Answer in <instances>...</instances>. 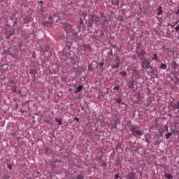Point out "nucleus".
<instances>
[{
    "instance_id": "423d86ee",
    "label": "nucleus",
    "mask_w": 179,
    "mask_h": 179,
    "mask_svg": "<svg viewBox=\"0 0 179 179\" xmlns=\"http://www.w3.org/2000/svg\"><path fill=\"white\" fill-rule=\"evenodd\" d=\"M37 12L38 13H41L43 17H47V12H45V10H44V7H43V5L38 4L37 7Z\"/></svg>"
},
{
    "instance_id": "6e6552de",
    "label": "nucleus",
    "mask_w": 179,
    "mask_h": 179,
    "mask_svg": "<svg viewBox=\"0 0 179 179\" xmlns=\"http://www.w3.org/2000/svg\"><path fill=\"white\" fill-rule=\"evenodd\" d=\"M131 71L132 76H134L135 79H139V70H138V67L134 66Z\"/></svg>"
},
{
    "instance_id": "412c9836",
    "label": "nucleus",
    "mask_w": 179,
    "mask_h": 179,
    "mask_svg": "<svg viewBox=\"0 0 179 179\" xmlns=\"http://www.w3.org/2000/svg\"><path fill=\"white\" fill-rule=\"evenodd\" d=\"M80 57L76 56V57H71V64H73V65H76V64H78V65H79V61L78 59Z\"/></svg>"
},
{
    "instance_id": "69168bd1",
    "label": "nucleus",
    "mask_w": 179,
    "mask_h": 179,
    "mask_svg": "<svg viewBox=\"0 0 179 179\" xmlns=\"http://www.w3.org/2000/svg\"><path fill=\"white\" fill-rule=\"evenodd\" d=\"M31 79H32V82H36V78L37 77H36V74H31Z\"/></svg>"
},
{
    "instance_id": "72a5a7b5",
    "label": "nucleus",
    "mask_w": 179,
    "mask_h": 179,
    "mask_svg": "<svg viewBox=\"0 0 179 179\" xmlns=\"http://www.w3.org/2000/svg\"><path fill=\"white\" fill-rule=\"evenodd\" d=\"M119 75L122 78H128V73L127 71H120Z\"/></svg>"
},
{
    "instance_id": "4468645a",
    "label": "nucleus",
    "mask_w": 179,
    "mask_h": 179,
    "mask_svg": "<svg viewBox=\"0 0 179 179\" xmlns=\"http://www.w3.org/2000/svg\"><path fill=\"white\" fill-rule=\"evenodd\" d=\"M43 50V52L47 53L45 55H52V52H51V48H50V46L48 45H45L43 48H41Z\"/></svg>"
},
{
    "instance_id": "37998d69",
    "label": "nucleus",
    "mask_w": 179,
    "mask_h": 179,
    "mask_svg": "<svg viewBox=\"0 0 179 179\" xmlns=\"http://www.w3.org/2000/svg\"><path fill=\"white\" fill-rule=\"evenodd\" d=\"M113 92H112V93H118V90H120V85L113 87Z\"/></svg>"
},
{
    "instance_id": "9d476101",
    "label": "nucleus",
    "mask_w": 179,
    "mask_h": 179,
    "mask_svg": "<svg viewBox=\"0 0 179 179\" xmlns=\"http://www.w3.org/2000/svg\"><path fill=\"white\" fill-rule=\"evenodd\" d=\"M62 24H63L62 27L65 31L68 32L72 30V24H69V22H62Z\"/></svg>"
},
{
    "instance_id": "bb28decb",
    "label": "nucleus",
    "mask_w": 179,
    "mask_h": 179,
    "mask_svg": "<svg viewBox=\"0 0 179 179\" xmlns=\"http://www.w3.org/2000/svg\"><path fill=\"white\" fill-rule=\"evenodd\" d=\"M52 24H53L52 22H50V21L42 22V26H44V27H51Z\"/></svg>"
},
{
    "instance_id": "603ef678",
    "label": "nucleus",
    "mask_w": 179,
    "mask_h": 179,
    "mask_svg": "<svg viewBox=\"0 0 179 179\" xmlns=\"http://www.w3.org/2000/svg\"><path fill=\"white\" fill-rule=\"evenodd\" d=\"M152 66H150V61H149V59H147L146 61V69H149L151 68Z\"/></svg>"
},
{
    "instance_id": "774afa93",
    "label": "nucleus",
    "mask_w": 179,
    "mask_h": 179,
    "mask_svg": "<svg viewBox=\"0 0 179 179\" xmlns=\"http://www.w3.org/2000/svg\"><path fill=\"white\" fill-rule=\"evenodd\" d=\"M115 179H122V178L120 176V173H117L115 175Z\"/></svg>"
},
{
    "instance_id": "f257e3e1",
    "label": "nucleus",
    "mask_w": 179,
    "mask_h": 179,
    "mask_svg": "<svg viewBox=\"0 0 179 179\" xmlns=\"http://www.w3.org/2000/svg\"><path fill=\"white\" fill-rule=\"evenodd\" d=\"M130 131L134 136H142L143 135V131L141 130V127L138 125L131 124Z\"/></svg>"
},
{
    "instance_id": "1a4fd4ad",
    "label": "nucleus",
    "mask_w": 179,
    "mask_h": 179,
    "mask_svg": "<svg viewBox=\"0 0 179 179\" xmlns=\"http://www.w3.org/2000/svg\"><path fill=\"white\" fill-rule=\"evenodd\" d=\"M4 34L6 36L5 38L6 40H9V38H10V37H12V36L15 34V30L13 29L6 30L4 31Z\"/></svg>"
},
{
    "instance_id": "49530a36",
    "label": "nucleus",
    "mask_w": 179,
    "mask_h": 179,
    "mask_svg": "<svg viewBox=\"0 0 179 179\" xmlns=\"http://www.w3.org/2000/svg\"><path fill=\"white\" fill-rule=\"evenodd\" d=\"M172 134H173V135L179 136V130H176V129H171Z\"/></svg>"
},
{
    "instance_id": "f8f14e48",
    "label": "nucleus",
    "mask_w": 179,
    "mask_h": 179,
    "mask_svg": "<svg viewBox=\"0 0 179 179\" xmlns=\"http://www.w3.org/2000/svg\"><path fill=\"white\" fill-rule=\"evenodd\" d=\"M145 55H146V51L143 49H141L140 53H137V57L138 58H140L141 61H145V59H146Z\"/></svg>"
},
{
    "instance_id": "a18cd8bd",
    "label": "nucleus",
    "mask_w": 179,
    "mask_h": 179,
    "mask_svg": "<svg viewBox=\"0 0 179 179\" xmlns=\"http://www.w3.org/2000/svg\"><path fill=\"white\" fill-rule=\"evenodd\" d=\"M127 86H128V89H131L132 90L133 89H134V86H135V85L132 84V83L129 82L127 84Z\"/></svg>"
},
{
    "instance_id": "864d4df0",
    "label": "nucleus",
    "mask_w": 179,
    "mask_h": 179,
    "mask_svg": "<svg viewBox=\"0 0 179 179\" xmlns=\"http://www.w3.org/2000/svg\"><path fill=\"white\" fill-rule=\"evenodd\" d=\"M159 61V57H157V54L155 53L153 54V57H152V61Z\"/></svg>"
},
{
    "instance_id": "ddd939ff",
    "label": "nucleus",
    "mask_w": 179,
    "mask_h": 179,
    "mask_svg": "<svg viewBox=\"0 0 179 179\" xmlns=\"http://www.w3.org/2000/svg\"><path fill=\"white\" fill-rule=\"evenodd\" d=\"M179 81L178 77L175 76V79L173 80V78H171V80L169 83V85L171 86V89H174V87H176V86L177 85V82Z\"/></svg>"
},
{
    "instance_id": "052dcab7",
    "label": "nucleus",
    "mask_w": 179,
    "mask_h": 179,
    "mask_svg": "<svg viewBox=\"0 0 179 179\" xmlns=\"http://www.w3.org/2000/svg\"><path fill=\"white\" fill-rule=\"evenodd\" d=\"M117 20H120V22H125V20L124 19L122 15H118Z\"/></svg>"
},
{
    "instance_id": "9b49d317",
    "label": "nucleus",
    "mask_w": 179,
    "mask_h": 179,
    "mask_svg": "<svg viewBox=\"0 0 179 179\" xmlns=\"http://www.w3.org/2000/svg\"><path fill=\"white\" fill-rule=\"evenodd\" d=\"M170 106L172 107L173 110H178L179 109V100L174 103V98H172V101H170Z\"/></svg>"
},
{
    "instance_id": "338daca9",
    "label": "nucleus",
    "mask_w": 179,
    "mask_h": 179,
    "mask_svg": "<svg viewBox=\"0 0 179 179\" xmlns=\"http://www.w3.org/2000/svg\"><path fill=\"white\" fill-rule=\"evenodd\" d=\"M30 36H31V34H25L23 36V37H24L25 40H29V37H30Z\"/></svg>"
},
{
    "instance_id": "680f3d73",
    "label": "nucleus",
    "mask_w": 179,
    "mask_h": 179,
    "mask_svg": "<svg viewBox=\"0 0 179 179\" xmlns=\"http://www.w3.org/2000/svg\"><path fill=\"white\" fill-rule=\"evenodd\" d=\"M162 48L164 51H167L168 52H170V51H171V49H170V48H166L165 45L162 46Z\"/></svg>"
},
{
    "instance_id": "3c124183",
    "label": "nucleus",
    "mask_w": 179,
    "mask_h": 179,
    "mask_svg": "<svg viewBox=\"0 0 179 179\" xmlns=\"http://www.w3.org/2000/svg\"><path fill=\"white\" fill-rule=\"evenodd\" d=\"M45 149V155H48L50 152H51V150L48 147H44Z\"/></svg>"
},
{
    "instance_id": "f03ea898",
    "label": "nucleus",
    "mask_w": 179,
    "mask_h": 179,
    "mask_svg": "<svg viewBox=\"0 0 179 179\" xmlns=\"http://www.w3.org/2000/svg\"><path fill=\"white\" fill-rule=\"evenodd\" d=\"M103 54H107L108 61L113 62L111 57H113V53L111 48H106L105 50H102V55Z\"/></svg>"
},
{
    "instance_id": "dca6fc26",
    "label": "nucleus",
    "mask_w": 179,
    "mask_h": 179,
    "mask_svg": "<svg viewBox=\"0 0 179 179\" xmlns=\"http://www.w3.org/2000/svg\"><path fill=\"white\" fill-rule=\"evenodd\" d=\"M91 38L92 41H94L96 43V44L99 43V42L100 43V41L101 40L100 36L96 34L91 36Z\"/></svg>"
},
{
    "instance_id": "79ce46f5",
    "label": "nucleus",
    "mask_w": 179,
    "mask_h": 179,
    "mask_svg": "<svg viewBox=\"0 0 179 179\" xmlns=\"http://www.w3.org/2000/svg\"><path fill=\"white\" fill-rule=\"evenodd\" d=\"M146 61H147V59H145L141 62V68H143V69H145V68L146 69Z\"/></svg>"
},
{
    "instance_id": "58836bf2",
    "label": "nucleus",
    "mask_w": 179,
    "mask_h": 179,
    "mask_svg": "<svg viewBox=\"0 0 179 179\" xmlns=\"http://www.w3.org/2000/svg\"><path fill=\"white\" fill-rule=\"evenodd\" d=\"M3 52L6 54V55H10V57L13 56L12 52H10V50H9V48L8 50H3Z\"/></svg>"
},
{
    "instance_id": "20e7f679",
    "label": "nucleus",
    "mask_w": 179,
    "mask_h": 179,
    "mask_svg": "<svg viewBox=\"0 0 179 179\" xmlns=\"http://www.w3.org/2000/svg\"><path fill=\"white\" fill-rule=\"evenodd\" d=\"M96 68H99V63L97 62L93 61L90 65H88V71H90V72L94 73Z\"/></svg>"
},
{
    "instance_id": "a19ab883",
    "label": "nucleus",
    "mask_w": 179,
    "mask_h": 179,
    "mask_svg": "<svg viewBox=\"0 0 179 179\" xmlns=\"http://www.w3.org/2000/svg\"><path fill=\"white\" fill-rule=\"evenodd\" d=\"M166 139H170L171 136H173V132H167L166 134H165Z\"/></svg>"
},
{
    "instance_id": "2eb2a0df",
    "label": "nucleus",
    "mask_w": 179,
    "mask_h": 179,
    "mask_svg": "<svg viewBox=\"0 0 179 179\" xmlns=\"http://www.w3.org/2000/svg\"><path fill=\"white\" fill-rule=\"evenodd\" d=\"M115 150L117 153H122V152H124V149L122 148V143L118 142L116 145Z\"/></svg>"
},
{
    "instance_id": "39448f33",
    "label": "nucleus",
    "mask_w": 179,
    "mask_h": 179,
    "mask_svg": "<svg viewBox=\"0 0 179 179\" xmlns=\"http://www.w3.org/2000/svg\"><path fill=\"white\" fill-rule=\"evenodd\" d=\"M149 71L148 73H150L151 75H152V76H155V78H159V69H157V67H153V66H150L149 68Z\"/></svg>"
},
{
    "instance_id": "09e8293b",
    "label": "nucleus",
    "mask_w": 179,
    "mask_h": 179,
    "mask_svg": "<svg viewBox=\"0 0 179 179\" xmlns=\"http://www.w3.org/2000/svg\"><path fill=\"white\" fill-rule=\"evenodd\" d=\"M83 48L85 50H92V46H90V45H89V44H84Z\"/></svg>"
},
{
    "instance_id": "bf43d9fd",
    "label": "nucleus",
    "mask_w": 179,
    "mask_h": 179,
    "mask_svg": "<svg viewBox=\"0 0 179 179\" xmlns=\"http://www.w3.org/2000/svg\"><path fill=\"white\" fill-rule=\"evenodd\" d=\"M142 37H146V36H149V32L148 31H144L141 32Z\"/></svg>"
},
{
    "instance_id": "8fccbe9b",
    "label": "nucleus",
    "mask_w": 179,
    "mask_h": 179,
    "mask_svg": "<svg viewBox=\"0 0 179 179\" xmlns=\"http://www.w3.org/2000/svg\"><path fill=\"white\" fill-rule=\"evenodd\" d=\"M99 160H101V162H102V166H103L104 169H106V167H107V164H106V162H104V160H103V158H102V157H99Z\"/></svg>"
},
{
    "instance_id": "4be33fe9",
    "label": "nucleus",
    "mask_w": 179,
    "mask_h": 179,
    "mask_svg": "<svg viewBox=\"0 0 179 179\" xmlns=\"http://www.w3.org/2000/svg\"><path fill=\"white\" fill-rule=\"evenodd\" d=\"M122 161L120 158H117L116 162H115V166L118 169H122Z\"/></svg>"
},
{
    "instance_id": "473e14b6",
    "label": "nucleus",
    "mask_w": 179,
    "mask_h": 179,
    "mask_svg": "<svg viewBox=\"0 0 179 179\" xmlns=\"http://www.w3.org/2000/svg\"><path fill=\"white\" fill-rule=\"evenodd\" d=\"M29 73H30V75H37V73H38L37 69L34 68V69H30Z\"/></svg>"
},
{
    "instance_id": "5fc2aeb1",
    "label": "nucleus",
    "mask_w": 179,
    "mask_h": 179,
    "mask_svg": "<svg viewBox=\"0 0 179 179\" xmlns=\"http://www.w3.org/2000/svg\"><path fill=\"white\" fill-rule=\"evenodd\" d=\"M65 50H71V43L69 42L66 43Z\"/></svg>"
},
{
    "instance_id": "7c9ffc66",
    "label": "nucleus",
    "mask_w": 179,
    "mask_h": 179,
    "mask_svg": "<svg viewBox=\"0 0 179 179\" xmlns=\"http://www.w3.org/2000/svg\"><path fill=\"white\" fill-rule=\"evenodd\" d=\"M50 57H51V55L45 56V58H44V59L43 61V65H45V64H47V62H49Z\"/></svg>"
},
{
    "instance_id": "c9c22d12",
    "label": "nucleus",
    "mask_w": 179,
    "mask_h": 179,
    "mask_svg": "<svg viewBox=\"0 0 179 179\" xmlns=\"http://www.w3.org/2000/svg\"><path fill=\"white\" fill-rule=\"evenodd\" d=\"M83 89V85H79L77 87V88L75 90V93H79V92H82V90Z\"/></svg>"
},
{
    "instance_id": "ea45409f",
    "label": "nucleus",
    "mask_w": 179,
    "mask_h": 179,
    "mask_svg": "<svg viewBox=\"0 0 179 179\" xmlns=\"http://www.w3.org/2000/svg\"><path fill=\"white\" fill-rule=\"evenodd\" d=\"M98 36H99V38H101V40H104V30H101L99 35Z\"/></svg>"
},
{
    "instance_id": "0e129e2a",
    "label": "nucleus",
    "mask_w": 179,
    "mask_h": 179,
    "mask_svg": "<svg viewBox=\"0 0 179 179\" xmlns=\"http://www.w3.org/2000/svg\"><path fill=\"white\" fill-rule=\"evenodd\" d=\"M2 178L3 179H9L10 178V176L8 175V174H4L2 177Z\"/></svg>"
},
{
    "instance_id": "2f4dec72",
    "label": "nucleus",
    "mask_w": 179,
    "mask_h": 179,
    "mask_svg": "<svg viewBox=\"0 0 179 179\" xmlns=\"http://www.w3.org/2000/svg\"><path fill=\"white\" fill-rule=\"evenodd\" d=\"M157 16H160V15H162L163 14V7H162V6H159L157 8Z\"/></svg>"
},
{
    "instance_id": "6e6d98bb",
    "label": "nucleus",
    "mask_w": 179,
    "mask_h": 179,
    "mask_svg": "<svg viewBox=\"0 0 179 179\" xmlns=\"http://www.w3.org/2000/svg\"><path fill=\"white\" fill-rule=\"evenodd\" d=\"M115 155H116V152H115V150H113V152L110 154V159L112 160H114L115 157Z\"/></svg>"
},
{
    "instance_id": "7ed1b4c3",
    "label": "nucleus",
    "mask_w": 179,
    "mask_h": 179,
    "mask_svg": "<svg viewBox=\"0 0 179 179\" xmlns=\"http://www.w3.org/2000/svg\"><path fill=\"white\" fill-rule=\"evenodd\" d=\"M120 65H121V60L118 56H116L113 62L111 64V68L112 69H118Z\"/></svg>"
},
{
    "instance_id": "aec40b11",
    "label": "nucleus",
    "mask_w": 179,
    "mask_h": 179,
    "mask_svg": "<svg viewBox=\"0 0 179 179\" xmlns=\"http://www.w3.org/2000/svg\"><path fill=\"white\" fill-rule=\"evenodd\" d=\"M77 27L79 31H80V29H82V27H85V23L83 22L82 17L80 18V22L77 24Z\"/></svg>"
},
{
    "instance_id": "c03bdc74",
    "label": "nucleus",
    "mask_w": 179,
    "mask_h": 179,
    "mask_svg": "<svg viewBox=\"0 0 179 179\" xmlns=\"http://www.w3.org/2000/svg\"><path fill=\"white\" fill-rule=\"evenodd\" d=\"M159 69H167V65H166L164 63H161Z\"/></svg>"
},
{
    "instance_id": "393cba45",
    "label": "nucleus",
    "mask_w": 179,
    "mask_h": 179,
    "mask_svg": "<svg viewBox=\"0 0 179 179\" xmlns=\"http://www.w3.org/2000/svg\"><path fill=\"white\" fill-rule=\"evenodd\" d=\"M23 20H24V23L25 24L30 23V22H31V16L27 15L24 17Z\"/></svg>"
},
{
    "instance_id": "a878e982",
    "label": "nucleus",
    "mask_w": 179,
    "mask_h": 179,
    "mask_svg": "<svg viewBox=\"0 0 179 179\" xmlns=\"http://www.w3.org/2000/svg\"><path fill=\"white\" fill-rule=\"evenodd\" d=\"M12 55H13V56H11L12 58H16V59L19 58V50L14 49L13 53H12Z\"/></svg>"
},
{
    "instance_id": "5701e85b",
    "label": "nucleus",
    "mask_w": 179,
    "mask_h": 179,
    "mask_svg": "<svg viewBox=\"0 0 179 179\" xmlns=\"http://www.w3.org/2000/svg\"><path fill=\"white\" fill-rule=\"evenodd\" d=\"M72 179H85V175L77 173L73 176Z\"/></svg>"
},
{
    "instance_id": "0eeeda50",
    "label": "nucleus",
    "mask_w": 179,
    "mask_h": 179,
    "mask_svg": "<svg viewBox=\"0 0 179 179\" xmlns=\"http://www.w3.org/2000/svg\"><path fill=\"white\" fill-rule=\"evenodd\" d=\"M131 100L133 103H135V104H139L141 103V94H134L133 97L131 98Z\"/></svg>"
},
{
    "instance_id": "c756f323",
    "label": "nucleus",
    "mask_w": 179,
    "mask_h": 179,
    "mask_svg": "<svg viewBox=\"0 0 179 179\" xmlns=\"http://www.w3.org/2000/svg\"><path fill=\"white\" fill-rule=\"evenodd\" d=\"M171 66H172L173 69H174V70L176 71V69H177V68H178L179 64H177V62L173 60V61L172 62Z\"/></svg>"
},
{
    "instance_id": "cd10ccee",
    "label": "nucleus",
    "mask_w": 179,
    "mask_h": 179,
    "mask_svg": "<svg viewBox=\"0 0 179 179\" xmlns=\"http://www.w3.org/2000/svg\"><path fill=\"white\" fill-rule=\"evenodd\" d=\"M92 19H94V22H99L100 20V17L96 14H91Z\"/></svg>"
},
{
    "instance_id": "c85d7f7f",
    "label": "nucleus",
    "mask_w": 179,
    "mask_h": 179,
    "mask_svg": "<svg viewBox=\"0 0 179 179\" xmlns=\"http://www.w3.org/2000/svg\"><path fill=\"white\" fill-rule=\"evenodd\" d=\"M85 23H86L87 27H89V29L93 28V22H92V21H90V20H87Z\"/></svg>"
},
{
    "instance_id": "6ab92c4d",
    "label": "nucleus",
    "mask_w": 179,
    "mask_h": 179,
    "mask_svg": "<svg viewBox=\"0 0 179 179\" xmlns=\"http://www.w3.org/2000/svg\"><path fill=\"white\" fill-rule=\"evenodd\" d=\"M114 100H115L116 103H117V104H122V106H125V108H127V107H128V105H127L125 103L122 102V99H121V96L118 97V98H115Z\"/></svg>"
},
{
    "instance_id": "b1692460",
    "label": "nucleus",
    "mask_w": 179,
    "mask_h": 179,
    "mask_svg": "<svg viewBox=\"0 0 179 179\" xmlns=\"http://www.w3.org/2000/svg\"><path fill=\"white\" fill-rule=\"evenodd\" d=\"M141 43L140 42H137L136 43V50H135L136 54L141 53Z\"/></svg>"
},
{
    "instance_id": "f3484780",
    "label": "nucleus",
    "mask_w": 179,
    "mask_h": 179,
    "mask_svg": "<svg viewBox=\"0 0 179 179\" xmlns=\"http://www.w3.org/2000/svg\"><path fill=\"white\" fill-rule=\"evenodd\" d=\"M127 179H135L136 178V173L134 172H129V173L126 176H124Z\"/></svg>"
},
{
    "instance_id": "4c0bfd02",
    "label": "nucleus",
    "mask_w": 179,
    "mask_h": 179,
    "mask_svg": "<svg viewBox=\"0 0 179 179\" xmlns=\"http://www.w3.org/2000/svg\"><path fill=\"white\" fill-rule=\"evenodd\" d=\"M111 3L113 6H118L120 5V0H112Z\"/></svg>"
},
{
    "instance_id": "4d7b16f0",
    "label": "nucleus",
    "mask_w": 179,
    "mask_h": 179,
    "mask_svg": "<svg viewBox=\"0 0 179 179\" xmlns=\"http://www.w3.org/2000/svg\"><path fill=\"white\" fill-rule=\"evenodd\" d=\"M72 36L76 40H78V38H79V35L76 32H73Z\"/></svg>"
},
{
    "instance_id": "e433bc0d",
    "label": "nucleus",
    "mask_w": 179,
    "mask_h": 179,
    "mask_svg": "<svg viewBox=\"0 0 179 179\" xmlns=\"http://www.w3.org/2000/svg\"><path fill=\"white\" fill-rule=\"evenodd\" d=\"M55 122H57L58 125H62V118L55 117Z\"/></svg>"
},
{
    "instance_id": "13d9d810",
    "label": "nucleus",
    "mask_w": 179,
    "mask_h": 179,
    "mask_svg": "<svg viewBox=\"0 0 179 179\" xmlns=\"http://www.w3.org/2000/svg\"><path fill=\"white\" fill-rule=\"evenodd\" d=\"M8 83H9V85H16V82L15 81V80L13 78L10 79L8 80Z\"/></svg>"
},
{
    "instance_id": "a211bd4d",
    "label": "nucleus",
    "mask_w": 179,
    "mask_h": 179,
    "mask_svg": "<svg viewBox=\"0 0 179 179\" xmlns=\"http://www.w3.org/2000/svg\"><path fill=\"white\" fill-rule=\"evenodd\" d=\"M73 72H75L76 75H82V72H83V67H78L73 68Z\"/></svg>"
},
{
    "instance_id": "e2e57ef3",
    "label": "nucleus",
    "mask_w": 179,
    "mask_h": 179,
    "mask_svg": "<svg viewBox=\"0 0 179 179\" xmlns=\"http://www.w3.org/2000/svg\"><path fill=\"white\" fill-rule=\"evenodd\" d=\"M147 104H148V106H150V104H152V98L151 97H148Z\"/></svg>"
},
{
    "instance_id": "de8ad7c7",
    "label": "nucleus",
    "mask_w": 179,
    "mask_h": 179,
    "mask_svg": "<svg viewBox=\"0 0 179 179\" xmlns=\"http://www.w3.org/2000/svg\"><path fill=\"white\" fill-rule=\"evenodd\" d=\"M16 84L13 85L11 86V90H12V93H16V92H17V90H16Z\"/></svg>"
},
{
    "instance_id": "f704fd0d",
    "label": "nucleus",
    "mask_w": 179,
    "mask_h": 179,
    "mask_svg": "<svg viewBox=\"0 0 179 179\" xmlns=\"http://www.w3.org/2000/svg\"><path fill=\"white\" fill-rule=\"evenodd\" d=\"M164 176L167 179H174V176L172 174H171V173H164Z\"/></svg>"
}]
</instances>
